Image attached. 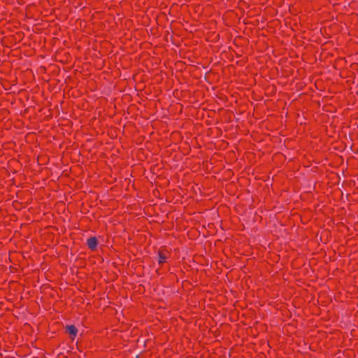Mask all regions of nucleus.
Listing matches in <instances>:
<instances>
[{"mask_svg": "<svg viewBox=\"0 0 358 358\" xmlns=\"http://www.w3.org/2000/svg\"><path fill=\"white\" fill-rule=\"evenodd\" d=\"M66 331L71 336H72L73 338L77 335L78 330L74 325H73V324L68 325V326H66Z\"/></svg>", "mask_w": 358, "mask_h": 358, "instance_id": "obj_3", "label": "nucleus"}, {"mask_svg": "<svg viewBox=\"0 0 358 358\" xmlns=\"http://www.w3.org/2000/svg\"><path fill=\"white\" fill-rule=\"evenodd\" d=\"M168 258L167 253L163 250H159L158 252V262L159 264H163L166 262Z\"/></svg>", "mask_w": 358, "mask_h": 358, "instance_id": "obj_2", "label": "nucleus"}, {"mask_svg": "<svg viewBox=\"0 0 358 358\" xmlns=\"http://www.w3.org/2000/svg\"><path fill=\"white\" fill-rule=\"evenodd\" d=\"M97 239L95 237H90L87 241V245L90 249L94 250L97 247Z\"/></svg>", "mask_w": 358, "mask_h": 358, "instance_id": "obj_1", "label": "nucleus"}]
</instances>
